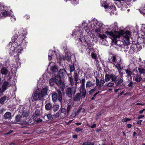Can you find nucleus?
<instances>
[{"mask_svg": "<svg viewBox=\"0 0 145 145\" xmlns=\"http://www.w3.org/2000/svg\"><path fill=\"white\" fill-rule=\"evenodd\" d=\"M105 33L112 39L113 44L116 48L118 49L123 48L125 52L128 51V46L130 44L129 31H124L123 30H121L119 31H107Z\"/></svg>", "mask_w": 145, "mask_h": 145, "instance_id": "1", "label": "nucleus"}, {"mask_svg": "<svg viewBox=\"0 0 145 145\" xmlns=\"http://www.w3.org/2000/svg\"><path fill=\"white\" fill-rule=\"evenodd\" d=\"M10 44L11 45V47L9 51V54L11 56H14V57H19V54L23 51L21 45H18L16 42H14L12 44L10 43Z\"/></svg>", "mask_w": 145, "mask_h": 145, "instance_id": "2", "label": "nucleus"}, {"mask_svg": "<svg viewBox=\"0 0 145 145\" xmlns=\"http://www.w3.org/2000/svg\"><path fill=\"white\" fill-rule=\"evenodd\" d=\"M117 57H118V56L112 55L111 59H112V64L119 71L122 69L121 66V59L120 58L117 59Z\"/></svg>", "mask_w": 145, "mask_h": 145, "instance_id": "3", "label": "nucleus"}, {"mask_svg": "<svg viewBox=\"0 0 145 145\" xmlns=\"http://www.w3.org/2000/svg\"><path fill=\"white\" fill-rule=\"evenodd\" d=\"M76 86H70L67 88L66 90V94L69 98H72L73 95L76 92Z\"/></svg>", "mask_w": 145, "mask_h": 145, "instance_id": "4", "label": "nucleus"}, {"mask_svg": "<svg viewBox=\"0 0 145 145\" xmlns=\"http://www.w3.org/2000/svg\"><path fill=\"white\" fill-rule=\"evenodd\" d=\"M60 77L59 76H56L55 77V82L61 88V91H63L64 90L65 85L64 83L61 80Z\"/></svg>", "mask_w": 145, "mask_h": 145, "instance_id": "5", "label": "nucleus"}, {"mask_svg": "<svg viewBox=\"0 0 145 145\" xmlns=\"http://www.w3.org/2000/svg\"><path fill=\"white\" fill-rule=\"evenodd\" d=\"M57 92L58 95V97H57V94L56 93H54L52 95V101L54 102L56 101L57 99L60 101L62 100V93L61 91L59 90H57Z\"/></svg>", "mask_w": 145, "mask_h": 145, "instance_id": "6", "label": "nucleus"}, {"mask_svg": "<svg viewBox=\"0 0 145 145\" xmlns=\"http://www.w3.org/2000/svg\"><path fill=\"white\" fill-rule=\"evenodd\" d=\"M26 119L27 118L23 117L22 116H21L20 115H17L15 118V120L16 121L18 122H20L19 124L25 125L28 124L29 123L25 122Z\"/></svg>", "mask_w": 145, "mask_h": 145, "instance_id": "7", "label": "nucleus"}, {"mask_svg": "<svg viewBox=\"0 0 145 145\" xmlns=\"http://www.w3.org/2000/svg\"><path fill=\"white\" fill-rule=\"evenodd\" d=\"M42 98V97H41L40 93L38 91L36 92L31 97L33 101H35L38 99L40 100Z\"/></svg>", "mask_w": 145, "mask_h": 145, "instance_id": "8", "label": "nucleus"}, {"mask_svg": "<svg viewBox=\"0 0 145 145\" xmlns=\"http://www.w3.org/2000/svg\"><path fill=\"white\" fill-rule=\"evenodd\" d=\"M123 82V74L120 75L119 76H118V78L116 79L115 82L116 86H118L120 85Z\"/></svg>", "mask_w": 145, "mask_h": 145, "instance_id": "9", "label": "nucleus"}, {"mask_svg": "<svg viewBox=\"0 0 145 145\" xmlns=\"http://www.w3.org/2000/svg\"><path fill=\"white\" fill-rule=\"evenodd\" d=\"M67 74V72L65 69H60L59 71V76L61 77L65 78Z\"/></svg>", "mask_w": 145, "mask_h": 145, "instance_id": "10", "label": "nucleus"}, {"mask_svg": "<svg viewBox=\"0 0 145 145\" xmlns=\"http://www.w3.org/2000/svg\"><path fill=\"white\" fill-rule=\"evenodd\" d=\"M11 86V84L8 82L5 81L2 86V89L4 91L8 87Z\"/></svg>", "mask_w": 145, "mask_h": 145, "instance_id": "11", "label": "nucleus"}, {"mask_svg": "<svg viewBox=\"0 0 145 145\" xmlns=\"http://www.w3.org/2000/svg\"><path fill=\"white\" fill-rule=\"evenodd\" d=\"M40 111L37 109L36 110L35 114L33 116V118L35 120H37L38 117L40 116Z\"/></svg>", "mask_w": 145, "mask_h": 145, "instance_id": "12", "label": "nucleus"}, {"mask_svg": "<svg viewBox=\"0 0 145 145\" xmlns=\"http://www.w3.org/2000/svg\"><path fill=\"white\" fill-rule=\"evenodd\" d=\"M25 38L24 36L22 35H20L19 37L17 40V42H16L17 44L20 45V44L24 40Z\"/></svg>", "mask_w": 145, "mask_h": 145, "instance_id": "13", "label": "nucleus"}, {"mask_svg": "<svg viewBox=\"0 0 145 145\" xmlns=\"http://www.w3.org/2000/svg\"><path fill=\"white\" fill-rule=\"evenodd\" d=\"M48 89L46 88H44L42 90L40 95L41 97L43 98L44 96H45L47 95V91H48Z\"/></svg>", "mask_w": 145, "mask_h": 145, "instance_id": "14", "label": "nucleus"}, {"mask_svg": "<svg viewBox=\"0 0 145 145\" xmlns=\"http://www.w3.org/2000/svg\"><path fill=\"white\" fill-rule=\"evenodd\" d=\"M126 73L127 74V77H129V76H131L133 75V72L135 71V70H133L132 71H131L129 69H125Z\"/></svg>", "mask_w": 145, "mask_h": 145, "instance_id": "15", "label": "nucleus"}, {"mask_svg": "<svg viewBox=\"0 0 145 145\" xmlns=\"http://www.w3.org/2000/svg\"><path fill=\"white\" fill-rule=\"evenodd\" d=\"M95 85V83L92 82L91 81H88L86 84V88H89L94 86Z\"/></svg>", "mask_w": 145, "mask_h": 145, "instance_id": "16", "label": "nucleus"}, {"mask_svg": "<svg viewBox=\"0 0 145 145\" xmlns=\"http://www.w3.org/2000/svg\"><path fill=\"white\" fill-rule=\"evenodd\" d=\"M80 88V93L82 94V97H85L86 93V91L85 89V87Z\"/></svg>", "mask_w": 145, "mask_h": 145, "instance_id": "17", "label": "nucleus"}, {"mask_svg": "<svg viewBox=\"0 0 145 145\" xmlns=\"http://www.w3.org/2000/svg\"><path fill=\"white\" fill-rule=\"evenodd\" d=\"M142 77L141 75L139 74H137L136 75V78L135 79V80L137 82H139L142 79Z\"/></svg>", "mask_w": 145, "mask_h": 145, "instance_id": "18", "label": "nucleus"}, {"mask_svg": "<svg viewBox=\"0 0 145 145\" xmlns=\"http://www.w3.org/2000/svg\"><path fill=\"white\" fill-rule=\"evenodd\" d=\"M4 117L5 119H10L11 118V113L8 112H7L5 114Z\"/></svg>", "mask_w": 145, "mask_h": 145, "instance_id": "19", "label": "nucleus"}, {"mask_svg": "<svg viewBox=\"0 0 145 145\" xmlns=\"http://www.w3.org/2000/svg\"><path fill=\"white\" fill-rule=\"evenodd\" d=\"M80 94L78 93L76 94L74 97V101H80Z\"/></svg>", "mask_w": 145, "mask_h": 145, "instance_id": "20", "label": "nucleus"}, {"mask_svg": "<svg viewBox=\"0 0 145 145\" xmlns=\"http://www.w3.org/2000/svg\"><path fill=\"white\" fill-rule=\"evenodd\" d=\"M52 104L50 103H47L45 105V108L47 110H50L52 109Z\"/></svg>", "mask_w": 145, "mask_h": 145, "instance_id": "21", "label": "nucleus"}, {"mask_svg": "<svg viewBox=\"0 0 145 145\" xmlns=\"http://www.w3.org/2000/svg\"><path fill=\"white\" fill-rule=\"evenodd\" d=\"M135 45H133L132 44L131 47L130 48V49H129V53L131 54H132L135 51L137 50L135 48Z\"/></svg>", "mask_w": 145, "mask_h": 145, "instance_id": "22", "label": "nucleus"}, {"mask_svg": "<svg viewBox=\"0 0 145 145\" xmlns=\"http://www.w3.org/2000/svg\"><path fill=\"white\" fill-rule=\"evenodd\" d=\"M55 52H53L52 50H50L49 51V54L48 55V59L49 60H51L52 58V57L54 55Z\"/></svg>", "mask_w": 145, "mask_h": 145, "instance_id": "23", "label": "nucleus"}, {"mask_svg": "<svg viewBox=\"0 0 145 145\" xmlns=\"http://www.w3.org/2000/svg\"><path fill=\"white\" fill-rule=\"evenodd\" d=\"M138 70L140 74L141 75V74H143L144 75L145 74V69L144 68L141 67H138Z\"/></svg>", "mask_w": 145, "mask_h": 145, "instance_id": "24", "label": "nucleus"}, {"mask_svg": "<svg viewBox=\"0 0 145 145\" xmlns=\"http://www.w3.org/2000/svg\"><path fill=\"white\" fill-rule=\"evenodd\" d=\"M7 99V97L4 96L1 97L0 99V103L2 105H3Z\"/></svg>", "mask_w": 145, "mask_h": 145, "instance_id": "25", "label": "nucleus"}, {"mask_svg": "<svg viewBox=\"0 0 145 145\" xmlns=\"http://www.w3.org/2000/svg\"><path fill=\"white\" fill-rule=\"evenodd\" d=\"M1 72L2 74L6 75L8 73V70L6 68L3 67L1 69Z\"/></svg>", "mask_w": 145, "mask_h": 145, "instance_id": "26", "label": "nucleus"}, {"mask_svg": "<svg viewBox=\"0 0 145 145\" xmlns=\"http://www.w3.org/2000/svg\"><path fill=\"white\" fill-rule=\"evenodd\" d=\"M58 67L57 66L54 65L51 67V70L52 72H55L57 71L58 70Z\"/></svg>", "mask_w": 145, "mask_h": 145, "instance_id": "27", "label": "nucleus"}, {"mask_svg": "<svg viewBox=\"0 0 145 145\" xmlns=\"http://www.w3.org/2000/svg\"><path fill=\"white\" fill-rule=\"evenodd\" d=\"M111 79V74H106L105 76V80L106 82L109 81Z\"/></svg>", "mask_w": 145, "mask_h": 145, "instance_id": "28", "label": "nucleus"}, {"mask_svg": "<svg viewBox=\"0 0 145 145\" xmlns=\"http://www.w3.org/2000/svg\"><path fill=\"white\" fill-rule=\"evenodd\" d=\"M118 76H116L115 75L113 74H111V79L112 81L116 82Z\"/></svg>", "mask_w": 145, "mask_h": 145, "instance_id": "29", "label": "nucleus"}, {"mask_svg": "<svg viewBox=\"0 0 145 145\" xmlns=\"http://www.w3.org/2000/svg\"><path fill=\"white\" fill-rule=\"evenodd\" d=\"M53 110L54 112H56L57 111L59 107V105H53L52 107Z\"/></svg>", "mask_w": 145, "mask_h": 145, "instance_id": "30", "label": "nucleus"}, {"mask_svg": "<svg viewBox=\"0 0 145 145\" xmlns=\"http://www.w3.org/2000/svg\"><path fill=\"white\" fill-rule=\"evenodd\" d=\"M55 82V80L53 78H51L50 79L49 83L50 86H53Z\"/></svg>", "mask_w": 145, "mask_h": 145, "instance_id": "31", "label": "nucleus"}, {"mask_svg": "<svg viewBox=\"0 0 145 145\" xmlns=\"http://www.w3.org/2000/svg\"><path fill=\"white\" fill-rule=\"evenodd\" d=\"M133 82L131 80L128 84V86L131 89L133 88Z\"/></svg>", "mask_w": 145, "mask_h": 145, "instance_id": "32", "label": "nucleus"}, {"mask_svg": "<svg viewBox=\"0 0 145 145\" xmlns=\"http://www.w3.org/2000/svg\"><path fill=\"white\" fill-rule=\"evenodd\" d=\"M85 81L84 78H83L81 80L80 83H82V84L80 86V87H85Z\"/></svg>", "mask_w": 145, "mask_h": 145, "instance_id": "33", "label": "nucleus"}, {"mask_svg": "<svg viewBox=\"0 0 145 145\" xmlns=\"http://www.w3.org/2000/svg\"><path fill=\"white\" fill-rule=\"evenodd\" d=\"M69 78L70 82L71 85V86H73L74 84V82L73 78L72 77H70Z\"/></svg>", "mask_w": 145, "mask_h": 145, "instance_id": "34", "label": "nucleus"}, {"mask_svg": "<svg viewBox=\"0 0 145 145\" xmlns=\"http://www.w3.org/2000/svg\"><path fill=\"white\" fill-rule=\"evenodd\" d=\"M99 37L101 39H103L105 38H106L107 37V36H106L105 34H99L98 35Z\"/></svg>", "mask_w": 145, "mask_h": 145, "instance_id": "35", "label": "nucleus"}, {"mask_svg": "<svg viewBox=\"0 0 145 145\" xmlns=\"http://www.w3.org/2000/svg\"><path fill=\"white\" fill-rule=\"evenodd\" d=\"M18 37V35L17 34H15L12 37V39L13 40L12 42H15V41L17 39Z\"/></svg>", "mask_w": 145, "mask_h": 145, "instance_id": "36", "label": "nucleus"}, {"mask_svg": "<svg viewBox=\"0 0 145 145\" xmlns=\"http://www.w3.org/2000/svg\"><path fill=\"white\" fill-rule=\"evenodd\" d=\"M70 72H72L75 70L74 66L73 65H70Z\"/></svg>", "mask_w": 145, "mask_h": 145, "instance_id": "37", "label": "nucleus"}, {"mask_svg": "<svg viewBox=\"0 0 145 145\" xmlns=\"http://www.w3.org/2000/svg\"><path fill=\"white\" fill-rule=\"evenodd\" d=\"M114 83L112 82H110L107 84H106V86L108 87H112L114 86Z\"/></svg>", "mask_w": 145, "mask_h": 145, "instance_id": "38", "label": "nucleus"}, {"mask_svg": "<svg viewBox=\"0 0 145 145\" xmlns=\"http://www.w3.org/2000/svg\"><path fill=\"white\" fill-rule=\"evenodd\" d=\"M94 143L93 142H86L82 144L83 145H93Z\"/></svg>", "mask_w": 145, "mask_h": 145, "instance_id": "39", "label": "nucleus"}, {"mask_svg": "<svg viewBox=\"0 0 145 145\" xmlns=\"http://www.w3.org/2000/svg\"><path fill=\"white\" fill-rule=\"evenodd\" d=\"M133 45H135V48L137 50H138L139 49H140V45L138 44H133Z\"/></svg>", "mask_w": 145, "mask_h": 145, "instance_id": "40", "label": "nucleus"}, {"mask_svg": "<svg viewBox=\"0 0 145 145\" xmlns=\"http://www.w3.org/2000/svg\"><path fill=\"white\" fill-rule=\"evenodd\" d=\"M131 120V119L130 118H125L124 119H123L121 120L123 122H126L128 121H129Z\"/></svg>", "mask_w": 145, "mask_h": 145, "instance_id": "41", "label": "nucleus"}, {"mask_svg": "<svg viewBox=\"0 0 145 145\" xmlns=\"http://www.w3.org/2000/svg\"><path fill=\"white\" fill-rule=\"evenodd\" d=\"M28 114L25 111H23L22 113V115H21V116H22L23 117H25L26 118Z\"/></svg>", "mask_w": 145, "mask_h": 145, "instance_id": "42", "label": "nucleus"}, {"mask_svg": "<svg viewBox=\"0 0 145 145\" xmlns=\"http://www.w3.org/2000/svg\"><path fill=\"white\" fill-rule=\"evenodd\" d=\"M2 15L5 17H6L8 15V13L7 11H5L2 12Z\"/></svg>", "mask_w": 145, "mask_h": 145, "instance_id": "43", "label": "nucleus"}, {"mask_svg": "<svg viewBox=\"0 0 145 145\" xmlns=\"http://www.w3.org/2000/svg\"><path fill=\"white\" fill-rule=\"evenodd\" d=\"M72 106L71 105H68L67 107V113H68L70 110L72 108Z\"/></svg>", "mask_w": 145, "mask_h": 145, "instance_id": "44", "label": "nucleus"}, {"mask_svg": "<svg viewBox=\"0 0 145 145\" xmlns=\"http://www.w3.org/2000/svg\"><path fill=\"white\" fill-rule=\"evenodd\" d=\"M84 109L83 108H81L80 109H78L77 110V114H78L80 112H84Z\"/></svg>", "mask_w": 145, "mask_h": 145, "instance_id": "45", "label": "nucleus"}, {"mask_svg": "<svg viewBox=\"0 0 145 145\" xmlns=\"http://www.w3.org/2000/svg\"><path fill=\"white\" fill-rule=\"evenodd\" d=\"M105 82V80L104 79L100 80V85L99 86H101L103 84H104Z\"/></svg>", "mask_w": 145, "mask_h": 145, "instance_id": "46", "label": "nucleus"}, {"mask_svg": "<svg viewBox=\"0 0 145 145\" xmlns=\"http://www.w3.org/2000/svg\"><path fill=\"white\" fill-rule=\"evenodd\" d=\"M61 113L65 114L67 113V110L65 108H63L61 109Z\"/></svg>", "mask_w": 145, "mask_h": 145, "instance_id": "47", "label": "nucleus"}, {"mask_svg": "<svg viewBox=\"0 0 145 145\" xmlns=\"http://www.w3.org/2000/svg\"><path fill=\"white\" fill-rule=\"evenodd\" d=\"M95 31L98 34H100V33H101V29L99 28L96 29Z\"/></svg>", "mask_w": 145, "mask_h": 145, "instance_id": "48", "label": "nucleus"}, {"mask_svg": "<svg viewBox=\"0 0 145 145\" xmlns=\"http://www.w3.org/2000/svg\"><path fill=\"white\" fill-rule=\"evenodd\" d=\"M59 112H57L56 114L54 115L53 116L55 118H57L59 117Z\"/></svg>", "mask_w": 145, "mask_h": 145, "instance_id": "49", "label": "nucleus"}, {"mask_svg": "<svg viewBox=\"0 0 145 145\" xmlns=\"http://www.w3.org/2000/svg\"><path fill=\"white\" fill-rule=\"evenodd\" d=\"M91 57L93 58L94 59H95L97 58V56H96L95 54L94 53H92L91 54Z\"/></svg>", "mask_w": 145, "mask_h": 145, "instance_id": "50", "label": "nucleus"}, {"mask_svg": "<svg viewBox=\"0 0 145 145\" xmlns=\"http://www.w3.org/2000/svg\"><path fill=\"white\" fill-rule=\"evenodd\" d=\"M96 85L97 86H99L100 85V81H99V79L97 78H96Z\"/></svg>", "mask_w": 145, "mask_h": 145, "instance_id": "51", "label": "nucleus"}, {"mask_svg": "<svg viewBox=\"0 0 145 145\" xmlns=\"http://www.w3.org/2000/svg\"><path fill=\"white\" fill-rule=\"evenodd\" d=\"M47 117L48 118V119L49 120H51L52 118V115L51 114H48L47 115Z\"/></svg>", "mask_w": 145, "mask_h": 145, "instance_id": "52", "label": "nucleus"}, {"mask_svg": "<svg viewBox=\"0 0 145 145\" xmlns=\"http://www.w3.org/2000/svg\"><path fill=\"white\" fill-rule=\"evenodd\" d=\"M96 90L95 88H93L89 92V94H92L93 92H94Z\"/></svg>", "mask_w": 145, "mask_h": 145, "instance_id": "53", "label": "nucleus"}, {"mask_svg": "<svg viewBox=\"0 0 145 145\" xmlns=\"http://www.w3.org/2000/svg\"><path fill=\"white\" fill-rule=\"evenodd\" d=\"M83 130L82 128H80L79 127L76 128L75 129V131L76 132H78L81 131H82Z\"/></svg>", "mask_w": 145, "mask_h": 145, "instance_id": "54", "label": "nucleus"}, {"mask_svg": "<svg viewBox=\"0 0 145 145\" xmlns=\"http://www.w3.org/2000/svg\"><path fill=\"white\" fill-rule=\"evenodd\" d=\"M77 114V113L76 114L75 112H73L71 116L73 117H74L76 116Z\"/></svg>", "mask_w": 145, "mask_h": 145, "instance_id": "55", "label": "nucleus"}, {"mask_svg": "<svg viewBox=\"0 0 145 145\" xmlns=\"http://www.w3.org/2000/svg\"><path fill=\"white\" fill-rule=\"evenodd\" d=\"M102 6L104 7L105 9L109 8V6L105 5H102Z\"/></svg>", "mask_w": 145, "mask_h": 145, "instance_id": "56", "label": "nucleus"}, {"mask_svg": "<svg viewBox=\"0 0 145 145\" xmlns=\"http://www.w3.org/2000/svg\"><path fill=\"white\" fill-rule=\"evenodd\" d=\"M74 79L78 78V75H77V74L76 73H74Z\"/></svg>", "mask_w": 145, "mask_h": 145, "instance_id": "57", "label": "nucleus"}, {"mask_svg": "<svg viewBox=\"0 0 145 145\" xmlns=\"http://www.w3.org/2000/svg\"><path fill=\"white\" fill-rule=\"evenodd\" d=\"M127 126L128 128H130L132 127V125L131 124H127Z\"/></svg>", "mask_w": 145, "mask_h": 145, "instance_id": "58", "label": "nucleus"}, {"mask_svg": "<svg viewBox=\"0 0 145 145\" xmlns=\"http://www.w3.org/2000/svg\"><path fill=\"white\" fill-rule=\"evenodd\" d=\"M35 121H36V122L37 123L40 122L42 121V120L41 119H38V118H37V120H36Z\"/></svg>", "mask_w": 145, "mask_h": 145, "instance_id": "59", "label": "nucleus"}, {"mask_svg": "<svg viewBox=\"0 0 145 145\" xmlns=\"http://www.w3.org/2000/svg\"><path fill=\"white\" fill-rule=\"evenodd\" d=\"M4 91L2 89L0 88V97L1 95V94Z\"/></svg>", "mask_w": 145, "mask_h": 145, "instance_id": "60", "label": "nucleus"}, {"mask_svg": "<svg viewBox=\"0 0 145 145\" xmlns=\"http://www.w3.org/2000/svg\"><path fill=\"white\" fill-rule=\"evenodd\" d=\"M13 131L12 130H10L8 131V132L7 133H6V134L9 135L10 133H12V132Z\"/></svg>", "mask_w": 145, "mask_h": 145, "instance_id": "61", "label": "nucleus"}, {"mask_svg": "<svg viewBox=\"0 0 145 145\" xmlns=\"http://www.w3.org/2000/svg\"><path fill=\"white\" fill-rule=\"evenodd\" d=\"M5 109L4 108L1 109L0 110V113L1 114H2L3 112H4L5 110Z\"/></svg>", "mask_w": 145, "mask_h": 145, "instance_id": "62", "label": "nucleus"}, {"mask_svg": "<svg viewBox=\"0 0 145 145\" xmlns=\"http://www.w3.org/2000/svg\"><path fill=\"white\" fill-rule=\"evenodd\" d=\"M144 117V116L142 115H140L138 117V119H140Z\"/></svg>", "mask_w": 145, "mask_h": 145, "instance_id": "63", "label": "nucleus"}, {"mask_svg": "<svg viewBox=\"0 0 145 145\" xmlns=\"http://www.w3.org/2000/svg\"><path fill=\"white\" fill-rule=\"evenodd\" d=\"M142 120H140L137 122V124H138V125H141V122H142Z\"/></svg>", "mask_w": 145, "mask_h": 145, "instance_id": "64", "label": "nucleus"}]
</instances>
